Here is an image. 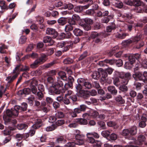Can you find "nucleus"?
Here are the masks:
<instances>
[{"label":"nucleus","mask_w":147,"mask_h":147,"mask_svg":"<svg viewBox=\"0 0 147 147\" xmlns=\"http://www.w3.org/2000/svg\"><path fill=\"white\" fill-rule=\"evenodd\" d=\"M147 121V119L145 115L142 116L140 120L139 123V126L142 128H144L145 127L146 124V122Z\"/></svg>","instance_id":"7"},{"label":"nucleus","mask_w":147,"mask_h":147,"mask_svg":"<svg viewBox=\"0 0 147 147\" xmlns=\"http://www.w3.org/2000/svg\"><path fill=\"white\" fill-rule=\"evenodd\" d=\"M87 133L86 134V136L87 138V141L89 143L91 144H94L95 140L89 134Z\"/></svg>","instance_id":"23"},{"label":"nucleus","mask_w":147,"mask_h":147,"mask_svg":"<svg viewBox=\"0 0 147 147\" xmlns=\"http://www.w3.org/2000/svg\"><path fill=\"white\" fill-rule=\"evenodd\" d=\"M133 5L138 6H140L141 4V2L140 0H133Z\"/></svg>","instance_id":"59"},{"label":"nucleus","mask_w":147,"mask_h":147,"mask_svg":"<svg viewBox=\"0 0 147 147\" xmlns=\"http://www.w3.org/2000/svg\"><path fill=\"white\" fill-rule=\"evenodd\" d=\"M115 25L114 23H112L110 25L108 26L106 28V31L107 32H110L113 30L115 28Z\"/></svg>","instance_id":"12"},{"label":"nucleus","mask_w":147,"mask_h":147,"mask_svg":"<svg viewBox=\"0 0 147 147\" xmlns=\"http://www.w3.org/2000/svg\"><path fill=\"white\" fill-rule=\"evenodd\" d=\"M31 90L28 88H25L22 91L21 90H20L18 92L20 93L21 94H22V92L25 94H28L30 92Z\"/></svg>","instance_id":"29"},{"label":"nucleus","mask_w":147,"mask_h":147,"mask_svg":"<svg viewBox=\"0 0 147 147\" xmlns=\"http://www.w3.org/2000/svg\"><path fill=\"white\" fill-rule=\"evenodd\" d=\"M55 116L57 118H62L64 117V114L62 112L57 111L55 114Z\"/></svg>","instance_id":"31"},{"label":"nucleus","mask_w":147,"mask_h":147,"mask_svg":"<svg viewBox=\"0 0 147 147\" xmlns=\"http://www.w3.org/2000/svg\"><path fill=\"white\" fill-rule=\"evenodd\" d=\"M12 113V116H17L18 114V110L17 108H16V106L14 108H11Z\"/></svg>","instance_id":"41"},{"label":"nucleus","mask_w":147,"mask_h":147,"mask_svg":"<svg viewBox=\"0 0 147 147\" xmlns=\"http://www.w3.org/2000/svg\"><path fill=\"white\" fill-rule=\"evenodd\" d=\"M63 63L65 64H69L72 63L73 62V60L72 59L70 58H67L63 60Z\"/></svg>","instance_id":"47"},{"label":"nucleus","mask_w":147,"mask_h":147,"mask_svg":"<svg viewBox=\"0 0 147 147\" xmlns=\"http://www.w3.org/2000/svg\"><path fill=\"white\" fill-rule=\"evenodd\" d=\"M133 77L135 80H137V79L139 80L144 82V73L142 74L140 72L136 73L133 75Z\"/></svg>","instance_id":"6"},{"label":"nucleus","mask_w":147,"mask_h":147,"mask_svg":"<svg viewBox=\"0 0 147 147\" xmlns=\"http://www.w3.org/2000/svg\"><path fill=\"white\" fill-rule=\"evenodd\" d=\"M130 134L131 135H136L137 132V127L135 126H133L130 129Z\"/></svg>","instance_id":"22"},{"label":"nucleus","mask_w":147,"mask_h":147,"mask_svg":"<svg viewBox=\"0 0 147 147\" xmlns=\"http://www.w3.org/2000/svg\"><path fill=\"white\" fill-rule=\"evenodd\" d=\"M63 83L61 80V78L57 77V82H55V83H53L52 85V88H60L63 87Z\"/></svg>","instance_id":"5"},{"label":"nucleus","mask_w":147,"mask_h":147,"mask_svg":"<svg viewBox=\"0 0 147 147\" xmlns=\"http://www.w3.org/2000/svg\"><path fill=\"white\" fill-rule=\"evenodd\" d=\"M83 84L85 89H89L92 87L91 84L88 82H85Z\"/></svg>","instance_id":"40"},{"label":"nucleus","mask_w":147,"mask_h":147,"mask_svg":"<svg viewBox=\"0 0 147 147\" xmlns=\"http://www.w3.org/2000/svg\"><path fill=\"white\" fill-rule=\"evenodd\" d=\"M47 34L51 35L54 38H56L58 35L55 29L50 28H48L46 30Z\"/></svg>","instance_id":"4"},{"label":"nucleus","mask_w":147,"mask_h":147,"mask_svg":"<svg viewBox=\"0 0 147 147\" xmlns=\"http://www.w3.org/2000/svg\"><path fill=\"white\" fill-rule=\"evenodd\" d=\"M43 41L45 43H49L50 45H52L54 43V41L52 39L51 37L49 36H47L44 37Z\"/></svg>","instance_id":"8"},{"label":"nucleus","mask_w":147,"mask_h":147,"mask_svg":"<svg viewBox=\"0 0 147 147\" xmlns=\"http://www.w3.org/2000/svg\"><path fill=\"white\" fill-rule=\"evenodd\" d=\"M145 140V137L142 135H140L139 136L137 142V144L140 145L142 142L144 141Z\"/></svg>","instance_id":"25"},{"label":"nucleus","mask_w":147,"mask_h":147,"mask_svg":"<svg viewBox=\"0 0 147 147\" xmlns=\"http://www.w3.org/2000/svg\"><path fill=\"white\" fill-rule=\"evenodd\" d=\"M90 115L93 117H96L98 115V113L96 111L92 110L90 112Z\"/></svg>","instance_id":"42"},{"label":"nucleus","mask_w":147,"mask_h":147,"mask_svg":"<svg viewBox=\"0 0 147 147\" xmlns=\"http://www.w3.org/2000/svg\"><path fill=\"white\" fill-rule=\"evenodd\" d=\"M66 45L67 46H65V47H64V48L63 49V50L62 51L63 52L67 51L71 46V45L69 44V43L68 42L66 43Z\"/></svg>","instance_id":"53"},{"label":"nucleus","mask_w":147,"mask_h":147,"mask_svg":"<svg viewBox=\"0 0 147 147\" xmlns=\"http://www.w3.org/2000/svg\"><path fill=\"white\" fill-rule=\"evenodd\" d=\"M127 35V34L126 33H123L122 34H118L116 36L117 38L121 39H123L125 38V37Z\"/></svg>","instance_id":"39"},{"label":"nucleus","mask_w":147,"mask_h":147,"mask_svg":"<svg viewBox=\"0 0 147 147\" xmlns=\"http://www.w3.org/2000/svg\"><path fill=\"white\" fill-rule=\"evenodd\" d=\"M102 135L105 137H107L109 136L110 134L109 132L108 131H104L101 132Z\"/></svg>","instance_id":"52"},{"label":"nucleus","mask_w":147,"mask_h":147,"mask_svg":"<svg viewBox=\"0 0 147 147\" xmlns=\"http://www.w3.org/2000/svg\"><path fill=\"white\" fill-rule=\"evenodd\" d=\"M133 63L129 61L126 62L124 64V67L127 69H131L133 67Z\"/></svg>","instance_id":"26"},{"label":"nucleus","mask_w":147,"mask_h":147,"mask_svg":"<svg viewBox=\"0 0 147 147\" xmlns=\"http://www.w3.org/2000/svg\"><path fill=\"white\" fill-rule=\"evenodd\" d=\"M72 86L73 83L68 82L67 83L65 84L64 87L65 89L67 90V89L71 87Z\"/></svg>","instance_id":"48"},{"label":"nucleus","mask_w":147,"mask_h":147,"mask_svg":"<svg viewBox=\"0 0 147 147\" xmlns=\"http://www.w3.org/2000/svg\"><path fill=\"white\" fill-rule=\"evenodd\" d=\"M57 119L56 117L54 116H50L49 117V122L53 123Z\"/></svg>","instance_id":"61"},{"label":"nucleus","mask_w":147,"mask_h":147,"mask_svg":"<svg viewBox=\"0 0 147 147\" xmlns=\"http://www.w3.org/2000/svg\"><path fill=\"white\" fill-rule=\"evenodd\" d=\"M74 7L73 5L71 3H68L65 5L64 6V8L65 9H67L69 10H70L72 9Z\"/></svg>","instance_id":"63"},{"label":"nucleus","mask_w":147,"mask_h":147,"mask_svg":"<svg viewBox=\"0 0 147 147\" xmlns=\"http://www.w3.org/2000/svg\"><path fill=\"white\" fill-rule=\"evenodd\" d=\"M115 74L117 76L120 78L121 79H122L124 77L125 74L123 72H119L116 71L115 73Z\"/></svg>","instance_id":"51"},{"label":"nucleus","mask_w":147,"mask_h":147,"mask_svg":"<svg viewBox=\"0 0 147 147\" xmlns=\"http://www.w3.org/2000/svg\"><path fill=\"white\" fill-rule=\"evenodd\" d=\"M92 77L93 78L97 80L100 77V73L98 71H94L92 75Z\"/></svg>","instance_id":"18"},{"label":"nucleus","mask_w":147,"mask_h":147,"mask_svg":"<svg viewBox=\"0 0 147 147\" xmlns=\"http://www.w3.org/2000/svg\"><path fill=\"white\" fill-rule=\"evenodd\" d=\"M128 59L129 61L134 63L135 61V56L134 55H131L129 56Z\"/></svg>","instance_id":"44"},{"label":"nucleus","mask_w":147,"mask_h":147,"mask_svg":"<svg viewBox=\"0 0 147 147\" xmlns=\"http://www.w3.org/2000/svg\"><path fill=\"white\" fill-rule=\"evenodd\" d=\"M108 91L112 94L116 95L117 93V90L113 86H109L107 87Z\"/></svg>","instance_id":"14"},{"label":"nucleus","mask_w":147,"mask_h":147,"mask_svg":"<svg viewBox=\"0 0 147 147\" xmlns=\"http://www.w3.org/2000/svg\"><path fill=\"white\" fill-rule=\"evenodd\" d=\"M98 71L100 72V74H102V78L104 79V80H106L108 75L107 73L102 68L99 69Z\"/></svg>","instance_id":"19"},{"label":"nucleus","mask_w":147,"mask_h":147,"mask_svg":"<svg viewBox=\"0 0 147 147\" xmlns=\"http://www.w3.org/2000/svg\"><path fill=\"white\" fill-rule=\"evenodd\" d=\"M27 107V105L26 103H23L22 104V106H16V108L18 110H20L23 111H25L26 110Z\"/></svg>","instance_id":"15"},{"label":"nucleus","mask_w":147,"mask_h":147,"mask_svg":"<svg viewBox=\"0 0 147 147\" xmlns=\"http://www.w3.org/2000/svg\"><path fill=\"white\" fill-rule=\"evenodd\" d=\"M55 79L52 77L49 76L47 78V81L50 83H51L52 84L55 83Z\"/></svg>","instance_id":"62"},{"label":"nucleus","mask_w":147,"mask_h":147,"mask_svg":"<svg viewBox=\"0 0 147 147\" xmlns=\"http://www.w3.org/2000/svg\"><path fill=\"white\" fill-rule=\"evenodd\" d=\"M28 57H31L33 59H35L38 58V55L37 53H33L31 54L25 56L24 57L22 58V59L23 60H24L25 58H28Z\"/></svg>","instance_id":"20"},{"label":"nucleus","mask_w":147,"mask_h":147,"mask_svg":"<svg viewBox=\"0 0 147 147\" xmlns=\"http://www.w3.org/2000/svg\"><path fill=\"white\" fill-rule=\"evenodd\" d=\"M80 25L83 27L84 29L86 31H88L91 30V27L90 25L86 24H82Z\"/></svg>","instance_id":"34"},{"label":"nucleus","mask_w":147,"mask_h":147,"mask_svg":"<svg viewBox=\"0 0 147 147\" xmlns=\"http://www.w3.org/2000/svg\"><path fill=\"white\" fill-rule=\"evenodd\" d=\"M84 21L86 24L90 25L93 23V21L91 19L87 18L84 19Z\"/></svg>","instance_id":"35"},{"label":"nucleus","mask_w":147,"mask_h":147,"mask_svg":"<svg viewBox=\"0 0 147 147\" xmlns=\"http://www.w3.org/2000/svg\"><path fill=\"white\" fill-rule=\"evenodd\" d=\"M99 35V34L97 32H94L91 33L90 37L91 38L94 39L97 37Z\"/></svg>","instance_id":"56"},{"label":"nucleus","mask_w":147,"mask_h":147,"mask_svg":"<svg viewBox=\"0 0 147 147\" xmlns=\"http://www.w3.org/2000/svg\"><path fill=\"white\" fill-rule=\"evenodd\" d=\"M0 7L2 9H7V6L4 1H0Z\"/></svg>","instance_id":"49"},{"label":"nucleus","mask_w":147,"mask_h":147,"mask_svg":"<svg viewBox=\"0 0 147 147\" xmlns=\"http://www.w3.org/2000/svg\"><path fill=\"white\" fill-rule=\"evenodd\" d=\"M95 13L94 9H88L86 11V13L89 15H92Z\"/></svg>","instance_id":"58"},{"label":"nucleus","mask_w":147,"mask_h":147,"mask_svg":"<svg viewBox=\"0 0 147 147\" xmlns=\"http://www.w3.org/2000/svg\"><path fill=\"white\" fill-rule=\"evenodd\" d=\"M47 55L44 54L41 55V57L36 59L33 63L30 65V67L32 68L37 67L38 65L42 64L46 61Z\"/></svg>","instance_id":"1"},{"label":"nucleus","mask_w":147,"mask_h":147,"mask_svg":"<svg viewBox=\"0 0 147 147\" xmlns=\"http://www.w3.org/2000/svg\"><path fill=\"white\" fill-rule=\"evenodd\" d=\"M54 52V50L53 48L48 49L47 50V54L48 55H52Z\"/></svg>","instance_id":"46"},{"label":"nucleus","mask_w":147,"mask_h":147,"mask_svg":"<svg viewBox=\"0 0 147 147\" xmlns=\"http://www.w3.org/2000/svg\"><path fill=\"white\" fill-rule=\"evenodd\" d=\"M58 22L60 25H63L66 23V21L64 18H61L58 20Z\"/></svg>","instance_id":"32"},{"label":"nucleus","mask_w":147,"mask_h":147,"mask_svg":"<svg viewBox=\"0 0 147 147\" xmlns=\"http://www.w3.org/2000/svg\"><path fill=\"white\" fill-rule=\"evenodd\" d=\"M56 142L59 143L64 144L66 142V140L63 137L60 136L57 138Z\"/></svg>","instance_id":"28"},{"label":"nucleus","mask_w":147,"mask_h":147,"mask_svg":"<svg viewBox=\"0 0 147 147\" xmlns=\"http://www.w3.org/2000/svg\"><path fill=\"white\" fill-rule=\"evenodd\" d=\"M36 5H33L31 9H29L28 10L26 13L27 15H29L32 12L34 11L36 7Z\"/></svg>","instance_id":"50"},{"label":"nucleus","mask_w":147,"mask_h":147,"mask_svg":"<svg viewBox=\"0 0 147 147\" xmlns=\"http://www.w3.org/2000/svg\"><path fill=\"white\" fill-rule=\"evenodd\" d=\"M76 144L73 142H69L65 144V146L67 147H73L75 146Z\"/></svg>","instance_id":"64"},{"label":"nucleus","mask_w":147,"mask_h":147,"mask_svg":"<svg viewBox=\"0 0 147 147\" xmlns=\"http://www.w3.org/2000/svg\"><path fill=\"white\" fill-rule=\"evenodd\" d=\"M26 38L24 36H22L20 37L19 40V43L20 44H22L24 43L26 41Z\"/></svg>","instance_id":"36"},{"label":"nucleus","mask_w":147,"mask_h":147,"mask_svg":"<svg viewBox=\"0 0 147 147\" xmlns=\"http://www.w3.org/2000/svg\"><path fill=\"white\" fill-rule=\"evenodd\" d=\"M129 134H130V131L127 129H124L121 133L122 135L123 136H128Z\"/></svg>","instance_id":"38"},{"label":"nucleus","mask_w":147,"mask_h":147,"mask_svg":"<svg viewBox=\"0 0 147 147\" xmlns=\"http://www.w3.org/2000/svg\"><path fill=\"white\" fill-rule=\"evenodd\" d=\"M67 42H64L62 41L58 43V47L60 48H62L64 47L65 46H67L66 45V43H67Z\"/></svg>","instance_id":"60"},{"label":"nucleus","mask_w":147,"mask_h":147,"mask_svg":"<svg viewBox=\"0 0 147 147\" xmlns=\"http://www.w3.org/2000/svg\"><path fill=\"white\" fill-rule=\"evenodd\" d=\"M105 63H109L110 65H113L116 62V60L113 59H105Z\"/></svg>","instance_id":"43"},{"label":"nucleus","mask_w":147,"mask_h":147,"mask_svg":"<svg viewBox=\"0 0 147 147\" xmlns=\"http://www.w3.org/2000/svg\"><path fill=\"white\" fill-rule=\"evenodd\" d=\"M113 5L115 6V7L118 8H122L123 6V3L119 1L115 2V1H113L112 2Z\"/></svg>","instance_id":"17"},{"label":"nucleus","mask_w":147,"mask_h":147,"mask_svg":"<svg viewBox=\"0 0 147 147\" xmlns=\"http://www.w3.org/2000/svg\"><path fill=\"white\" fill-rule=\"evenodd\" d=\"M28 127L27 125L25 124H20L17 126V128L19 130L26 129Z\"/></svg>","instance_id":"27"},{"label":"nucleus","mask_w":147,"mask_h":147,"mask_svg":"<svg viewBox=\"0 0 147 147\" xmlns=\"http://www.w3.org/2000/svg\"><path fill=\"white\" fill-rule=\"evenodd\" d=\"M57 128V126L54 124L48 126L45 128L46 130L47 131H52Z\"/></svg>","instance_id":"24"},{"label":"nucleus","mask_w":147,"mask_h":147,"mask_svg":"<svg viewBox=\"0 0 147 147\" xmlns=\"http://www.w3.org/2000/svg\"><path fill=\"white\" fill-rule=\"evenodd\" d=\"M91 136H93L95 138H98L99 137V134L95 132L88 133Z\"/></svg>","instance_id":"55"},{"label":"nucleus","mask_w":147,"mask_h":147,"mask_svg":"<svg viewBox=\"0 0 147 147\" xmlns=\"http://www.w3.org/2000/svg\"><path fill=\"white\" fill-rule=\"evenodd\" d=\"M22 67V65H17L13 70V72L16 74H17L18 71L20 70L21 71V68Z\"/></svg>","instance_id":"37"},{"label":"nucleus","mask_w":147,"mask_h":147,"mask_svg":"<svg viewBox=\"0 0 147 147\" xmlns=\"http://www.w3.org/2000/svg\"><path fill=\"white\" fill-rule=\"evenodd\" d=\"M73 32L74 34L77 36H81L83 34V31L78 28H75Z\"/></svg>","instance_id":"13"},{"label":"nucleus","mask_w":147,"mask_h":147,"mask_svg":"<svg viewBox=\"0 0 147 147\" xmlns=\"http://www.w3.org/2000/svg\"><path fill=\"white\" fill-rule=\"evenodd\" d=\"M75 122L79 123L81 125H85L88 123L86 119L82 118L77 119H75Z\"/></svg>","instance_id":"10"},{"label":"nucleus","mask_w":147,"mask_h":147,"mask_svg":"<svg viewBox=\"0 0 147 147\" xmlns=\"http://www.w3.org/2000/svg\"><path fill=\"white\" fill-rule=\"evenodd\" d=\"M18 74H16L13 76L11 77L10 76H8L6 78V80L8 82V83H11L18 76Z\"/></svg>","instance_id":"16"},{"label":"nucleus","mask_w":147,"mask_h":147,"mask_svg":"<svg viewBox=\"0 0 147 147\" xmlns=\"http://www.w3.org/2000/svg\"><path fill=\"white\" fill-rule=\"evenodd\" d=\"M7 47L4 44H0V53H5L6 51L4 50L5 49H7Z\"/></svg>","instance_id":"33"},{"label":"nucleus","mask_w":147,"mask_h":147,"mask_svg":"<svg viewBox=\"0 0 147 147\" xmlns=\"http://www.w3.org/2000/svg\"><path fill=\"white\" fill-rule=\"evenodd\" d=\"M59 76L61 77V79L64 80H66L67 78L66 76V74L63 71H60L58 74Z\"/></svg>","instance_id":"21"},{"label":"nucleus","mask_w":147,"mask_h":147,"mask_svg":"<svg viewBox=\"0 0 147 147\" xmlns=\"http://www.w3.org/2000/svg\"><path fill=\"white\" fill-rule=\"evenodd\" d=\"M73 29V27L72 25L69 24L66 25L65 27V30L66 31H71Z\"/></svg>","instance_id":"45"},{"label":"nucleus","mask_w":147,"mask_h":147,"mask_svg":"<svg viewBox=\"0 0 147 147\" xmlns=\"http://www.w3.org/2000/svg\"><path fill=\"white\" fill-rule=\"evenodd\" d=\"M11 109V110L7 109L6 111V114L3 115V118L5 122H8L10 121V117L12 116Z\"/></svg>","instance_id":"3"},{"label":"nucleus","mask_w":147,"mask_h":147,"mask_svg":"<svg viewBox=\"0 0 147 147\" xmlns=\"http://www.w3.org/2000/svg\"><path fill=\"white\" fill-rule=\"evenodd\" d=\"M89 7V5H86L84 6H78L75 7L74 10L76 12H80L83 9H87Z\"/></svg>","instance_id":"9"},{"label":"nucleus","mask_w":147,"mask_h":147,"mask_svg":"<svg viewBox=\"0 0 147 147\" xmlns=\"http://www.w3.org/2000/svg\"><path fill=\"white\" fill-rule=\"evenodd\" d=\"M115 100L116 101L118 102L121 104H123L125 101L120 95H119L115 98Z\"/></svg>","instance_id":"30"},{"label":"nucleus","mask_w":147,"mask_h":147,"mask_svg":"<svg viewBox=\"0 0 147 147\" xmlns=\"http://www.w3.org/2000/svg\"><path fill=\"white\" fill-rule=\"evenodd\" d=\"M77 93L78 96L82 97L84 96L85 94V92L84 90L82 89L78 92Z\"/></svg>","instance_id":"57"},{"label":"nucleus","mask_w":147,"mask_h":147,"mask_svg":"<svg viewBox=\"0 0 147 147\" xmlns=\"http://www.w3.org/2000/svg\"><path fill=\"white\" fill-rule=\"evenodd\" d=\"M76 131L78 133L75 136L76 140V144L79 145L83 144L84 142V136L82 134H79L80 133L79 130H77Z\"/></svg>","instance_id":"2"},{"label":"nucleus","mask_w":147,"mask_h":147,"mask_svg":"<svg viewBox=\"0 0 147 147\" xmlns=\"http://www.w3.org/2000/svg\"><path fill=\"white\" fill-rule=\"evenodd\" d=\"M132 41L130 39H128L123 41L122 42V44L123 45H127L129 44L132 43Z\"/></svg>","instance_id":"54"},{"label":"nucleus","mask_w":147,"mask_h":147,"mask_svg":"<svg viewBox=\"0 0 147 147\" xmlns=\"http://www.w3.org/2000/svg\"><path fill=\"white\" fill-rule=\"evenodd\" d=\"M62 38H70L72 36L71 34L69 32H66L65 33H62L60 34Z\"/></svg>","instance_id":"11"}]
</instances>
